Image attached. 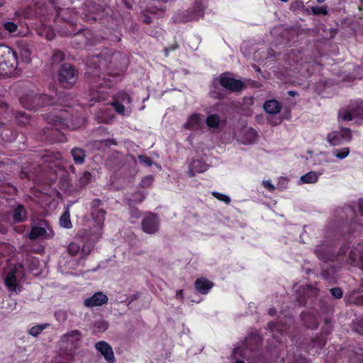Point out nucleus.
<instances>
[{"instance_id": "50", "label": "nucleus", "mask_w": 363, "mask_h": 363, "mask_svg": "<svg viewBox=\"0 0 363 363\" xmlns=\"http://www.w3.org/2000/svg\"><path fill=\"white\" fill-rule=\"evenodd\" d=\"M154 178L151 175H148L142 179L140 186L142 188H150L153 183Z\"/></svg>"}, {"instance_id": "12", "label": "nucleus", "mask_w": 363, "mask_h": 363, "mask_svg": "<svg viewBox=\"0 0 363 363\" xmlns=\"http://www.w3.org/2000/svg\"><path fill=\"white\" fill-rule=\"evenodd\" d=\"M4 95L0 93V116L6 113L8 104L4 100ZM4 123L0 120V135L3 140L12 141L16 138V133L4 128Z\"/></svg>"}, {"instance_id": "35", "label": "nucleus", "mask_w": 363, "mask_h": 363, "mask_svg": "<svg viewBox=\"0 0 363 363\" xmlns=\"http://www.w3.org/2000/svg\"><path fill=\"white\" fill-rule=\"evenodd\" d=\"M113 99L118 100V101L121 104L125 103L128 104L132 102V99L130 96L125 91H118L114 96Z\"/></svg>"}, {"instance_id": "52", "label": "nucleus", "mask_w": 363, "mask_h": 363, "mask_svg": "<svg viewBox=\"0 0 363 363\" xmlns=\"http://www.w3.org/2000/svg\"><path fill=\"white\" fill-rule=\"evenodd\" d=\"M247 135L249 137V138L247 139V143H254L257 140V133L255 129L251 128L249 130H247Z\"/></svg>"}, {"instance_id": "62", "label": "nucleus", "mask_w": 363, "mask_h": 363, "mask_svg": "<svg viewBox=\"0 0 363 363\" xmlns=\"http://www.w3.org/2000/svg\"><path fill=\"white\" fill-rule=\"evenodd\" d=\"M84 19V21H86L87 22L92 23V22L96 21V17L92 13L90 14L85 13Z\"/></svg>"}, {"instance_id": "34", "label": "nucleus", "mask_w": 363, "mask_h": 363, "mask_svg": "<svg viewBox=\"0 0 363 363\" xmlns=\"http://www.w3.org/2000/svg\"><path fill=\"white\" fill-rule=\"evenodd\" d=\"M301 179L304 184H313L318 181V174L315 172H309L301 177Z\"/></svg>"}, {"instance_id": "7", "label": "nucleus", "mask_w": 363, "mask_h": 363, "mask_svg": "<svg viewBox=\"0 0 363 363\" xmlns=\"http://www.w3.org/2000/svg\"><path fill=\"white\" fill-rule=\"evenodd\" d=\"M74 31L75 29L72 28V31L66 33L72 36L71 43L74 48L79 49L96 45L94 34L89 29L81 28Z\"/></svg>"}, {"instance_id": "61", "label": "nucleus", "mask_w": 363, "mask_h": 363, "mask_svg": "<svg viewBox=\"0 0 363 363\" xmlns=\"http://www.w3.org/2000/svg\"><path fill=\"white\" fill-rule=\"evenodd\" d=\"M350 360L352 363H361L363 359L357 352H354V357H350Z\"/></svg>"}, {"instance_id": "40", "label": "nucleus", "mask_w": 363, "mask_h": 363, "mask_svg": "<svg viewBox=\"0 0 363 363\" xmlns=\"http://www.w3.org/2000/svg\"><path fill=\"white\" fill-rule=\"evenodd\" d=\"M352 330L357 333L363 335V318H356L353 320Z\"/></svg>"}, {"instance_id": "29", "label": "nucleus", "mask_w": 363, "mask_h": 363, "mask_svg": "<svg viewBox=\"0 0 363 363\" xmlns=\"http://www.w3.org/2000/svg\"><path fill=\"white\" fill-rule=\"evenodd\" d=\"M106 211L104 209L91 212V216L96 225L102 227L104 223Z\"/></svg>"}, {"instance_id": "27", "label": "nucleus", "mask_w": 363, "mask_h": 363, "mask_svg": "<svg viewBox=\"0 0 363 363\" xmlns=\"http://www.w3.org/2000/svg\"><path fill=\"white\" fill-rule=\"evenodd\" d=\"M220 122V118L217 113L210 114L206 119L207 126L213 130L219 128Z\"/></svg>"}, {"instance_id": "3", "label": "nucleus", "mask_w": 363, "mask_h": 363, "mask_svg": "<svg viewBox=\"0 0 363 363\" xmlns=\"http://www.w3.org/2000/svg\"><path fill=\"white\" fill-rule=\"evenodd\" d=\"M101 55L90 57L87 62L85 77L89 84L87 99L90 101L100 102L106 101L109 94L108 88L112 86V81L104 77V59Z\"/></svg>"}, {"instance_id": "30", "label": "nucleus", "mask_w": 363, "mask_h": 363, "mask_svg": "<svg viewBox=\"0 0 363 363\" xmlns=\"http://www.w3.org/2000/svg\"><path fill=\"white\" fill-rule=\"evenodd\" d=\"M37 33L39 35L44 36L48 40H52L55 36L53 29L44 25L37 30Z\"/></svg>"}, {"instance_id": "28", "label": "nucleus", "mask_w": 363, "mask_h": 363, "mask_svg": "<svg viewBox=\"0 0 363 363\" xmlns=\"http://www.w3.org/2000/svg\"><path fill=\"white\" fill-rule=\"evenodd\" d=\"M201 121V114L193 113L187 119L184 125V128L188 130L194 129L196 126L199 125Z\"/></svg>"}, {"instance_id": "1", "label": "nucleus", "mask_w": 363, "mask_h": 363, "mask_svg": "<svg viewBox=\"0 0 363 363\" xmlns=\"http://www.w3.org/2000/svg\"><path fill=\"white\" fill-rule=\"evenodd\" d=\"M343 211L352 216L350 221L348 217H346L347 223L343 226L344 228H347V231L342 233V238L347 243H343L336 252L335 246L325 241L315 247L314 253L320 260L326 263H333L334 267L339 268L350 264L363 269V245L358 244L357 246H350V238L359 234L362 225L359 223V219L356 215L354 206H346Z\"/></svg>"}, {"instance_id": "6", "label": "nucleus", "mask_w": 363, "mask_h": 363, "mask_svg": "<svg viewBox=\"0 0 363 363\" xmlns=\"http://www.w3.org/2000/svg\"><path fill=\"white\" fill-rule=\"evenodd\" d=\"M17 66L16 52L9 46L0 45V71L5 74H11Z\"/></svg>"}, {"instance_id": "39", "label": "nucleus", "mask_w": 363, "mask_h": 363, "mask_svg": "<svg viewBox=\"0 0 363 363\" xmlns=\"http://www.w3.org/2000/svg\"><path fill=\"white\" fill-rule=\"evenodd\" d=\"M350 152V148L347 147H345L343 148L334 150L333 154L337 159L343 160L349 155Z\"/></svg>"}, {"instance_id": "16", "label": "nucleus", "mask_w": 363, "mask_h": 363, "mask_svg": "<svg viewBox=\"0 0 363 363\" xmlns=\"http://www.w3.org/2000/svg\"><path fill=\"white\" fill-rule=\"evenodd\" d=\"M208 165L203 159H192L189 166L188 175L194 177L197 173H202L207 170Z\"/></svg>"}, {"instance_id": "53", "label": "nucleus", "mask_w": 363, "mask_h": 363, "mask_svg": "<svg viewBox=\"0 0 363 363\" xmlns=\"http://www.w3.org/2000/svg\"><path fill=\"white\" fill-rule=\"evenodd\" d=\"M313 15H327L328 9L325 6H313L311 9Z\"/></svg>"}, {"instance_id": "21", "label": "nucleus", "mask_w": 363, "mask_h": 363, "mask_svg": "<svg viewBox=\"0 0 363 363\" xmlns=\"http://www.w3.org/2000/svg\"><path fill=\"white\" fill-rule=\"evenodd\" d=\"M16 269H13L9 272L5 278V285L8 290L12 293H17V289L18 288V283L16 276Z\"/></svg>"}, {"instance_id": "41", "label": "nucleus", "mask_w": 363, "mask_h": 363, "mask_svg": "<svg viewBox=\"0 0 363 363\" xmlns=\"http://www.w3.org/2000/svg\"><path fill=\"white\" fill-rule=\"evenodd\" d=\"M145 199V194L141 191H137L132 194V198L128 199V204L131 203H141Z\"/></svg>"}, {"instance_id": "64", "label": "nucleus", "mask_w": 363, "mask_h": 363, "mask_svg": "<svg viewBox=\"0 0 363 363\" xmlns=\"http://www.w3.org/2000/svg\"><path fill=\"white\" fill-rule=\"evenodd\" d=\"M176 298L181 301H183L184 298V294L182 289L178 290L176 294Z\"/></svg>"}, {"instance_id": "54", "label": "nucleus", "mask_w": 363, "mask_h": 363, "mask_svg": "<svg viewBox=\"0 0 363 363\" xmlns=\"http://www.w3.org/2000/svg\"><path fill=\"white\" fill-rule=\"evenodd\" d=\"M4 28L10 33H14L18 28V26L12 21L5 22L3 25Z\"/></svg>"}, {"instance_id": "13", "label": "nucleus", "mask_w": 363, "mask_h": 363, "mask_svg": "<svg viewBox=\"0 0 363 363\" xmlns=\"http://www.w3.org/2000/svg\"><path fill=\"white\" fill-rule=\"evenodd\" d=\"M95 348L104 357L107 363H116V358L111 346L106 341H99Z\"/></svg>"}, {"instance_id": "14", "label": "nucleus", "mask_w": 363, "mask_h": 363, "mask_svg": "<svg viewBox=\"0 0 363 363\" xmlns=\"http://www.w3.org/2000/svg\"><path fill=\"white\" fill-rule=\"evenodd\" d=\"M108 301V296L104 293L99 291L95 293L91 297L86 298L84 301V306L87 308L101 306L107 303Z\"/></svg>"}, {"instance_id": "24", "label": "nucleus", "mask_w": 363, "mask_h": 363, "mask_svg": "<svg viewBox=\"0 0 363 363\" xmlns=\"http://www.w3.org/2000/svg\"><path fill=\"white\" fill-rule=\"evenodd\" d=\"M281 104L275 99H271L265 101L264 104V111L269 114H276L281 109Z\"/></svg>"}, {"instance_id": "42", "label": "nucleus", "mask_w": 363, "mask_h": 363, "mask_svg": "<svg viewBox=\"0 0 363 363\" xmlns=\"http://www.w3.org/2000/svg\"><path fill=\"white\" fill-rule=\"evenodd\" d=\"M55 318L60 323H65L67 319V313L65 311L60 309L55 312Z\"/></svg>"}, {"instance_id": "49", "label": "nucleus", "mask_w": 363, "mask_h": 363, "mask_svg": "<svg viewBox=\"0 0 363 363\" xmlns=\"http://www.w3.org/2000/svg\"><path fill=\"white\" fill-rule=\"evenodd\" d=\"M94 329L96 332H104L108 329V323L104 320L96 321L94 323Z\"/></svg>"}, {"instance_id": "63", "label": "nucleus", "mask_w": 363, "mask_h": 363, "mask_svg": "<svg viewBox=\"0 0 363 363\" xmlns=\"http://www.w3.org/2000/svg\"><path fill=\"white\" fill-rule=\"evenodd\" d=\"M178 47H179L178 45L175 44V45H172L167 48H165L164 50L165 56L167 57L169 55V52L175 50L176 49L178 48Z\"/></svg>"}, {"instance_id": "32", "label": "nucleus", "mask_w": 363, "mask_h": 363, "mask_svg": "<svg viewBox=\"0 0 363 363\" xmlns=\"http://www.w3.org/2000/svg\"><path fill=\"white\" fill-rule=\"evenodd\" d=\"M60 225L66 229L72 228V224L70 220V214L68 210L65 211L60 218Z\"/></svg>"}, {"instance_id": "25", "label": "nucleus", "mask_w": 363, "mask_h": 363, "mask_svg": "<svg viewBox=\"0 0 363 363\" xmlns=\"http://www.w3.org/2000/svg\"><path fill=\"white\" fill-rule=\"evenodd\" d=\"M16 123L22 127H25L31 121L30 115L22 111H16L15 114Z\"/></svg>"}, {"instance_id": "15", "label": "nucleus", "mask_w": 363, "mask_h": 363, "mask_svg": "<svg viewBox=\"0 0 363 363\" xmlns=\"http://www.w3.org/2000/svg\"><path fill=\"white\" fill-rule=\"evenodd\" d=\"M214 285L213 281L203 277L197 278L194 281L196 291L202 295L208 294Z\"/></svg>"}, {"instance_id": "45", "label": "nucleus", "mask_w": 363, "mask_h": 363, "mask_svg": "<svg viewBox=\"0 0 363 363\" xmlns=\"http://www.w3.org/2000/svg\"><path fill=\"white\" fill-rule=\"evenodd\" d=\"M104 203L102 200L99 199H93L90 203V208L91 212H95L100 210H102L103 208L101 206H103Z\"/></svg>"}, {"instance_id": "60", "label": "nucleus", "mask_w": 363, "mask_h": 363, "mask_svg": "<svg viewBox=\"0 0 363 363\" xmlns=\"http://www.w3.org/2000/svg\"><path fill=\"white\" fill-rule=\"evenodd\" d=\"M295 363H311V361L309 359L303 355H298L295 358Z\"/></svg>"}, {"instance_id": "47", "label": "nucleus", "mask_w": 363, "mask_h": 363, "mask_svg": "<svg viewBox=\"0 0 363 363\" xmlns=\"http://www.w3.org/2000/svg\"><path fill=\"white\" fill-rule=\"evenodd\" d=\"M91 177L92 176L90 172H84L79 179V185L82 186H86L90 182Z\"/></svg>"}, {"instance_id": "4", "label": "nucleus", "mask_w": 363, "mask_h": 363, "mask_svg": "<svg viewBox=\"0 0 363 363\" xmlns=\"http://www.w3.org/2000/svg\"><path fill=\"white\" fill-rule=\"evenodd\" d=\"M18 95L20 104L28 110H37L43 106L53 105L56 102L54 97L38 94L28 85L21 87Z\"/></svg>"}, {"instance_id": "37", "label": "nucleus", "mask_w": 363, "mask_h": 363, "mask_svg": "<svg viewBox=\"0 0 363 363\" xmlns=\"http://www.w3.org/2000/svg\"><path fill=\"white\" fill-rule=\"evenodd\" d=\"M65 60V54L63 52L57 50L53 52L50 58V63L52 65H57Z\"/></svg>"}, {"instance_id": "38", "label": "nucleus", "mask_w": 363, "mask_h": 363, "mask_svg": "<svg viewBox=\"0 0 363 363\" xmlns=\"http://www.w3.org/2000/svg\"><path fill=\"white\" fill-rule=\"evenodd\" d=\"M352 109L354 118L363 120V101L355 102V106Z\"/></svg>"}, {"instance_id": "22", "label": "nucleus", "mask_w": 363, "mask_h": 363, "mask_svg": "<svg viewBox=\"0 0 363 363\" xmlns=\"http://www.w3.org/2000/svg\"><path fill=\"white\" fill-rule=\"evenodd\" d=\"M187 13L186 21L199 20L204 15L203 9L199 4H195L193 8L185 11Z\"/></svg>"}, {"instance_id": "9", "label": "nucleus", "mask_w": 363, "mask_h": 363, "mask_svg": "<svg viewBox=\"0 0 363 363\" xmlns=\"http://www.w3.org/2000/svg\"><path fill=\"white\" fill-rule=\"evenodd\" d=\"M352 130L349 128H341L339 130H334L327 135L326 140L332 146H337L352 140Z\"/></svg>"}, {"instance_id": "44", "label": "nucleus", "mask_w": 363, "mask_h": 363, "mask_svg": "<svg viewBox=\"0 0 363 363\" xmlns=\"http://www.w3.org/2000/svg\"><path fill=\"white\" fill-rule=\"evenodd\" d=\"M111 105L114 108L115 111L120 115H125V106L123 104L120 103L118 100L113 99Z\"/></svg>"}, {"instance_id": "36", "label": "nucleus", "mask_w": 363, "mask_h": 363, "mask_svg": "<svg viewBox=\"0 0 363 363\" xmlns=\"http://www.w3.org/2000/svg\"><path fill=\"white\" fill-rule=\"evenodd\" d=\"M13 252V247L7 242H0V257H6Z\"/></svg>"}, {"instance_id": "33", "label": "nucleus", "mask_w": 363, "mask_h": 363, "mask_svg": "<svg viewBox=\"0 0 363 363\" xmlns=\"http://www.w3.org/2000/svg\"><path fill=\"white\" fill-rule=\"evenodd\" d=\"M354 118L352 110L341 108L338 112V120L342 121H350Z\"/></svg>"}, {"instance_id": "48", "label": "nucleus", "mask_w": 363, "mask_h": 363, "mask_svg": "<svg viewBox=\"0 0 363 363\" xmlns=\"http://www.w3.org/2000/svg\"><path fill=\"white\" fill-rule=\"evenodd\" d=\"M46 328V325H37L33 326L29 330V334L33 337H37Z\"/></svg>"}, {"instance_id": "18", "label": "nucleus", "mask_w": 363, "mask_h": 363, "mask_svg": "<svg viewBox=\"0 0 363 363\" xmlns=\"http://www.w3.org/2000/svg\"><path fill=\"white\" fill-rule=\"evenodd\" d=\"M51 235L48 233L47 230L45 227L35 225L31 228V230L28 235L30 240H36L40 238H50L53 236L54 233L52 230L50 231Z\"/></svg>"}, {"instance_id": "11", "label": "nucleus", "mask_w": 363, "mask_h": 363, "mask_svg": "<svg viewBox=\"0 0 363 363\" xmlns=\"http://www.w3.org/2000/svg\"><path fill=\"white\" fill-rule=\"evenodd\" d=\"M142 229L147 234H155L159 230L160 219L157 214L149 213L142 220Z\"/></svg>"}, {"instance_id": "31", "label": "nucleus", "mask_w": 363, "mask_h": 363, "mask_svg": "<svg viewBox=\"0 0 363 363\" xmlns=\"http://www.w3.org/2000/svg\"><path fill=\"white\" fill-rule=\"evenodd\" d=\"M20 49V57L25 63H29L31 61V50L28 45L23 44L19 47Z\"/></svg>"}, {"instance_id": "20", "label": "nucleus", "mask_w": 363, "mask_h": 363, "mask_svg": "<svg viewBox=\"0 0 363 363\" xmlns=\"http://www.w3.org/2000/svg\"><path fill=\"white\" fill-rule=\"evenodd\" d=\"M82 338V333L78 330H74L62 335L61 342L62 344L70 342L72 347H76L77 343Z\"/></svg>"}, {"instance_id": "23", "label": "nucleus", "mask_w": 363, "mask_h": 363, "mask_svg": "<svg viewBox=\"0 0 363 363\" xmlns=\"http://www.w3.org/2000/svg\"><path fill=\"white\" fill-rule=\"evenodd\" d=\"M96 118L99 123H111L114 119V114L111 108H104L98 112Z\"/></svg>"}, {"instance_id": "43", "label": "nucleus", "mask_w": 363, "mask_h": 363, "mask_svg": "<svg viewBox=\"0 0 363 363\" xmlns=\"http://www.w3.org/2000/svg\"><path fill=\"white\" fill-rule=\"evenodd\" d=\"M211 195L216 199H217L218 201H223L227 205H229L231 202L230 198L228 196L225 195L217 191H212Z\"/></svg>"}, {"instance_id": "57", "label": "nucleus", "mask_w": 363, "mask_h": 363, "mask_svg": "<svg viewBox=\"0 0 363 363\" xmlns=\"http://www.w3.org/2000/svg\"><path fill=\"white\" fill-rule=\"evenodd\" d=\"M330 291L332 296L337 299L342 298L343 294L342 289L339 287L332 288L330 289Z\"/></svg>"}, {"instance_id": "46", "label": "nucleus", "mask_w": 363, "mask_h": 363, "mask_svg": "<svg viewBox=\"0 0 363 363\" xmlns=\"http://www.w3.org/2000/svg\"><path fill=\"white\" fill-rule=\"evenodd\" d=\"M81 249L80 245L77 242H71L67 247V252L71 256L77 255Z\"/></svg>"}, {"instance_id": "5", "label": "nucleus", "mask_w": 363, "mask_h": 363, "mask_svg": "<svg viewBox=\"0 0 363 363\" xmlns=\"http://www.w3.org/2000/svg\"><path fill=\"white\" fill-rule=\"evenodd\" d=\"M218 84L231 92H239L245 86L242 81L233 77L230 72H223L218 78L213 79V86L215 90L211 91V97L218 100H222L225 98V94L223 91L216 90L218 89Z\"/></svg>"}, {"instance_id": "26", "label": "nucleus", "mask_w": 363, "mask_h": 363, "mask_svg": "<svg viewBox=\"0 0 363 363\" xmlns=\"http://www.w3.org/2000/svg\"><path fill=\"white\" fill-rule=\"evenodd\" d=\"M72 156L76 164H82L85 160V151L82 148L74 147L71 151Z\"/></svg>"}, {"instance_id": "55", "label": "nucleus", "mask_w": 363, "mask_h": 363, "mask_svg": "<svg viewBox=\"0 0 363 363\" xmlns=\"http://www.w3.org/2000/svg\"><path fill=\"white\" fill-rule=\"evenodd\" d=\"M138 159L141 163L147 167H151L152 165V160L147 155H140L138 156Z\"/></svg>"}, {"instance_id": "58", "label": "nucleus", "mask_w": 363, "mask_h": 363, "mask_svg": "<svg viewBox=\"0 0 363 363\" xmlns=\"http://www.w3.org/2000/svg\"><path fill=\"white\" fill-rule=\"evenodd\" d=\"M268 328L272 331H279L281 332L282 330L280 328L279 324L274 321H270L268 323Z\"/></svg>"}, {"instance_id": "2", "label": "nucleus", "mask_w": 363, "mask_h": 363, "mask_svg": "<svg viewBox=\"0 0 363 363\" xmlns=\"http://www.w3.org/2000/svg\"><path fill=\"white\" fill-rule=\"evenodd\" d=\"M48 126L42 129L40 139L50 143H63L66 140L62 129L75 130L84 122L78 112L72 109L55 108L45 115Z\"/></svg>"}, {"instance_id": "10", "label": "nucleus", "mask_w": 363, "mask_h": 363, "mask_svg": "<svg viewBox=\"0 0 363 363\" xmlns=\"http://www.w3.org/2000/svg\"><path fill=\"white\" fill-rule=\"evenodd\" d=\"M296 301L299 305L306 306L311 298H317L318 290L311 285L300 286L297 291Z\"/></svg>"}, {"instance_id": "56", "label": "nucleus", "mask_w": 363, "mask_h": 363, "mask_svg": "<svg viewBox=\"0 0 363 363\" xmlns=\"http://www.w3.org/2000/svg\"><path fill=\"white\" fill-rule=\"evenodd\" d=\"M129 213L130 215V217L133 218L138 219L140 217L141 213L139 209L135 206H130L129 208Z\"/></svg>"}, {"instance_id": "51", "label": "nucleus", "mask_w": 363, "mask_h": 363, "mask_svg": "<svg viewBox=\"0 0 363 363\" xmlns=\"http://www.w3.org/2000/svg\"><path fill=\"white\" fill-rule=\"evenodd\" d=\"M56 96H58L57 101H59L60 105H61L62 106H69V105L68 104V102H67V99L69 97L68 94H67L65 92H60L59 94H56Z\"/></svg>"}, {"instance_id": "59", "label": "nucleus", "mask_w": 363, "mask_h": 363, "mask_svg": "<svg viewBox=\"0 0 363 363\" xmlns=\"http://www.w3.org/2000/svg\"><path fill=\"white\" fill-rule=\"evenodd\" d=\"M264 187L269 191L272 192L275 190L274 186L272 184L269 180H264L262 182Z\"/></svg>"}, {"instance_id": "19", "label": "nucleus", "mask_w": 363, "mask_h": 363, "mask_svg": "<svg viewBox=\"0 0 363 363\" xmlns=\"http://www.w3.org/2000/svg\"><path fill=\"white\" fill-rule=\"evenodd\" d=\"M12 218L15 223L24 222L28 218V212L23 204H18L12 211Z\"/></svg>"}, {"instance_id": "8", "label": "nucleus", "mask_w": 363, "mask_h": 363, "mask_svg": "<svg viewBox=\"0 0 363 363\" xmlns=\"http://www.w3.org/2000/svg\"><path fill=\"white\" fill-rule=\"evenodd\" d=\"M79 77L78 70L70 63H64L58 72V82L65 89L72 88L77 82Z\"/></svg>"}, {"instance_id": "17", "label": "nucleus", "mask_w": 363, "mask_h": 363, "mask_svg": "<svg viewBox=\"0 0 363 363\" xmlns=\"http://www.w3.org/2000/svg\"><path fill=\"white\" fill-rule=\"evenodd\" d=\"M301 318L304 325L308 328L314 330L318 326V318L313 312H302L301 314Z\"/></svg>"}]
</instances>
